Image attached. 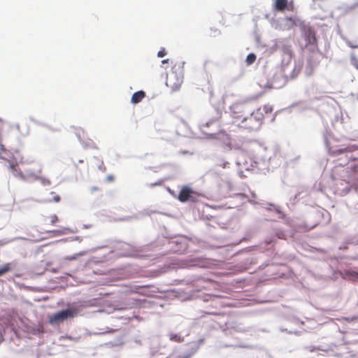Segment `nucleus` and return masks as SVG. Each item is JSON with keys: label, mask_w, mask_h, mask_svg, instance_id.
<instances>
[{"label": "nucleus", "mask_w": 358, "mask_h": 358, "mask_svg": "<svg viewBox=\"0 0 358 358\" xmlns=\"http://www.w3.org/2000/svg\"><path fill=\"white\" fill-rule=\"evenodd\" d=\"M1 158L8 159V168L15 176L18 175L23 179H34L39 178L42 173L41 166L33 160L24 158L19 151L10 154L5 150L1 145Z\"/></svg>", "instance_id": "1"}, {"label": "nucleus", "mask_w": 358, "mask_h": 358, "mask_svg": "<svg viewBox=\"0 0 358 358\" xmlns=\"http://www.w3.org/2000/svg\"><path fill=\"white\" fill-rule=\"evenodd\" d=\"M273 109L268 106L260 107L245 115L243 119L238 123L241 127L249 131H255L259 129L265 117V114L271 113Z\"/></svg>", "instance_id": "2"}, {"label": "nucleus", "mask_w": 358, "mask_h": 358, "mask_svg": "<svg viewBox=\"0 0 358 358\" xmlns=\"http://www.w3.org/2000/svg\"><path fill=\"white\" fill-rule=\"evenodd\" d=\"M78 309L77 308H71L59 311L48 317L49 323L51 324H59L66 320L73 318L78 315Z\"/></svg>", "instance_id": "3"}, {"label": "nucleus", "mask_w": 358, "mask_h": 358, "mask_svg": "<svg viewBox=\"0 0 358 358\" xmlns=\"http://www.w3.org/2000/svg\"><path fill=\"white\" fill-rule=\"evenodd\" d=\"M230 110L232 117L237 120H240V122L250 112L248 106L243 103H234L230 107Z\"/></svg>", "instance_id": "4"}, {"label": "nucleus", "mask_w": 358, "mask_h": 358, "mask_svg": "<svg viewBox=\"0 0 358 358\" xmlns=\"http://www.w3.org/2000/svg\"><path fill=\"white\" fill-rule=\"evenodd\" d=\"M183 82V76L182 73H177L172 71L167 75L166 80V85L168 87L171 88L173 91H176L180 89Z\"/></svg>", "instance_id": "5"}, {"label": "nucleus", "mask_w": 358, "mask_h": 358, "mask_svg": "<svg viewBox=\"0 0 358 358\" xmlns=\"http://www.w3.org/2000/svg\"><path fill=\"white\" fill-rule=\"evenodd\" d=\"M197 194L190 187L184 186L180 189L178 199L181 202H186L188 201H194Z\"/></svg>", "instance_id": "6"}, {"label": "nucleus", "mask_w": 358, "mask_h": 358, "mask_svg": "<svg viewBox=\"0 0 358 358\" xmlns=\"http://www.w3.org/2000/svg\"><path fill=\"white\" fill-rule=\"evenodd\" d=\"M274 7L278 11H283L285 9L292 11L294 10V3L292 1L275 0Z\"/></svg>", "instance_id": "7"}, {"label": "nucleus", "mask_w": 358, "mask_h": 358, "mask_svg": "<svg viewBox=\"0 0 358 358\" xmlns=\"http://www.w3.org/2000/svg\"><path fill=\"white\" fill-rule=\"evenodd\" d=\"M304 36L307 45H315L316 44L317 39L315 37V31L310 28L308 27L304 30Z\"/></svg>", "instance_id": "8"}, {"label": "nucleus", "mask_w": 358, "mask_h": 358, "mask_svg": "<svg viewBox=\"0 0 358 358\" xmlns=\"http://www.w3.org/2000/svg\"><path fill=\"white\" fill-rule=\"evenodd\" d=\"M145 96V92L140 90L133 94L131 101L134 104L140 103Z\"/></svg>", "instance_id": "9"}, {"label": "nucleus", "mask_w": 358, "mask_h": 358, "mask_svg": "<svg viewBox=\"0 0 358 358\" xmlns=\"http://www.w3.org/2000/svg\"><path fill=\"white\" fill-rule=\"evenodd\" d=\"M12 269L11 263H6L0 267V276L10 271Z\"/></svg>", "instance_id": "10"}, {"label": "nucleus", "mask_w": 358, "mask_h": 358, "mask_svg": "<svg viewBox=\"0 0 358 358\" xmlns=\"http://www.w3.org/2000/svg\"><path fill=\"white\" fill-rule=\"evenodd\" d=\"M350 63L357 70H358V57L355 53H352L350 55Z\"/></svg>", "instance_id": "11"}, {"label": "nucleus", "mask_w": 358, "mask_h": 358, "mask_svg": "<svg viewBox=\"0 0 358 358\" xmlns=\"http://www.w3.org/2000/svg\"><path fill=\"white\" fill-rule=\"evenodd\" d=\"M256 59V55L254 53H250L247 56L246 62L248 64H252Z\"/></svg>", "instance_id": "12"}, {"label": "nucleus", "mask_w": 358, "mask_h": 358, "mask_svg": "<svg viewBox=\"0 0 358 358\" xmlns=\"http://www.w3.org/2000/svg\"><path fill=\"white\" fill-rule=\"evenodd\" d=\"M52 232L54 233L55 236H59V235L66 234V229H59V230H54Z\"/></svg>", "instance_id": "13"}, {"label": "nucleus", "mask_w": 358, "mask_h": 358, "mask_svg": "<svg viewBox=\"0 0 358 358\" xmlns=\"http://www.w3.org/2000/svg\"><path fill=\"white\" fill-rule=\"evenodd\" d=\"M166 55V51L164 48H162V50H160L158 53H157V56L159 57H164L165 55Z\"/></svg>", "instance_id": "14"}, {"label": "nucleus", "mask_w": 358, "mask_h": 358, "mask_svg": "<svg viewBox=\"0 0 358 358\" xmlns=\"http://www.w3.org/2000/svg\"><path fill=\"white\" fill-rule=\"evenodd\" d=\"M348 45L352 48H358V44H354L352 41H348Z\"/></svg>", "instance_id": "15"}, {"label": "nucleus", "mask_w": 358, "mask_h": 358, "mask_svg": "<svg viewBox=\"0 0 358 358\" xmlns=\"http://www.w3.org/2000/svg\"><path fill=\"white\" fill-rule=\"evenodd\" d=\"M114 180H115V178H114V176H112V175H109V176H107V178H106V180H107L108 182H113V181H114Z\"/></svg>", "instance_id": "16"}, {"label": "nucleus", "mask_w": 358, "mask_h": 358, "mask_svg": "<svg viewBox=\"0 0 358 358\" xmlns=\"http://www.w3.org/2000/svg\"><path fill=\"white\" fill-rule=\"evenodd\" d=\"M52 201L55 202H59L60 201V196L59 195H55L52 198Z\"/></svg>", "instance_id": "17"}, {"label": "nucleus", "mask_w": 358, "mask_h": 358, "mask_svg": "<svg viewBox=\"0 0 358 358\" xmlns=\"http://www.w3.org/2000/svg\"><path fill=\"white\" fill-rule=\"evenodd\" d=\"M349 274H350L351 275H352L354 277H358V273L355 272V271L349 272Z\"/></svg>", "instance_id": "18"}, {"label": "nucleus", "mask_w": 358, "mask_h": 358, "mask_svg": "<svg viewBox=\"0 0 358 358\" xmlns=\"http://www.w3.org/2000/svg\"><path fill=\"white\" fill-rule=\"evenodd\" d=\"M169 59H166L162 60V63L163 64H167V63H169Z\"/></svg>", "instance_id": "19"}, {"label": "nucleus", "mask_w": 358, "mask_h": 358, "mask_svg": "<svg viewBox=\"0 0 358 358\" xmlns=\"http://www.w3.org/2000/svg\"><path fill=\"white\" fill-rule=\"evenodd\" d=\"M57 216H55H55L53 217V219H52V223H54V222H55V221H57Z\"/></svg>", "instance_id": "20"}, {"label": "nucleus", "mask_w": 358, "mask_h": 358, "mask_svg": "<svg viewBox=\"0 0 358 358\" xmlns=\"http://www.w3.org/2000/svg\"><path fill=\"white\" fill-rule=\"evenodd\" d=\"M346 150H347V149L340 150H338V152H339V153H342V152H345Z\"/></svg>", "instance_id": "21"}, {"label": "nucleus", "mask_w": 358, "mask_h": 358, "mask_svg": "<svg viewBox=\"0 0 358 358\" xmlns=\"http://www.w3.org/2000/svg\"><path fill=\"white\" fill-rule=\"evenodd\" d=\"M15 276L17 277V278H20V277H21V275L20 274H15Z\"/></svg>", "instance_id": "22"}, {"label": "nucleus", "mask_w": 358, "mask_h": 358, "mask_svg": "<svg viewBox=\"0 0 358 358\" xmlns=\"http://www.w3.org/2000/svg\"><path fill=\"white\" fill-rule=\"evenodd\" d=\"M357 318H358V315H357Z\"/></svg>", "instance_id": "23"}]
</instances>
